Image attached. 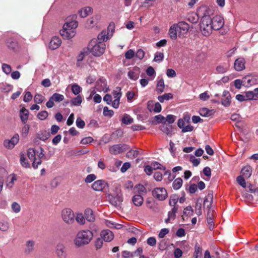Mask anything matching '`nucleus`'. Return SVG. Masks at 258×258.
<instances>
[{"label":"nucleus","instance_id":"obj_1","mask_svg":"<svg viewBox=\"0 0 258 258\" xmlns=\"http://www.w3.org/2000/svg\"><path fill=\"white\" fill-rule=\"evenodd\" d=\"M93 237V233L89 230L80 231L74 239V243L77 247H81L88 244Z\"/></svg>","mask_w":258,"mask_h":258},{"label":"nucleus","instance_id":"obj_2","mask_svg":"<svg viewBox=\"0 0 258 258\" xmlns=\"http://www.w3.org/2000/svg\"><path fill=\"white\" fill-rule=\"evenodd\" d=\"M213 202V195L208 194L205 197L204 201V206L207 211V221L209 225L210 230H213L214 227V224L213 220L214 210L211 209V206Z\"/></svg>","mask_w":258,"mask_h":258},{"label":"nucleus","instance_id":"obj_3","mask_svg":"<svg viewBox=\"0 0 258 258\" xmlns=\"http://www.w3.org/2000/svg\"><path fill=\"white\" fill-rule=\"evenodd\" d=\"M211 23L212 22L211 16L208 14H204L200 23V29L204 36H209L212 33L213 27Z\"/></svg>","mask_w":258,"mask_h":258},{"label":"nucleus","instance_id":"obj_4","mask_svg":"<svg viewBox=\"0 0 258 258\" xmlns=\"http://www.w3.org/2000/svg\"><path fill=\"white\" fill-rule=\"evenodd\" d=\"M106 45L102 42H97V40L93 39L89 42L88 48L92 54L95 56H100L105 51Z\"/></svg>","mask_w":258,"mask_h":258},{"label":"nucleus","instance_id":"obj_5","mask_svg":"<svg viewBox=\"0 0 258 258\" xmlns=\"http://www.w3.org/2000/svg\"><path fill=\"white\" fill-rule=\"evenodd\" d=\"M61 218L63 221L68 224H72L75 221L74 212L70 208H66L61 211Z\"/></svg>","mask_w":258,"mask_h":258},{"label":"nucleus","instance_id":"obj_6","mask_svg":"<svg viewBox=\"0 0 258 258\" xmlns=\"http://www.w3.org/2000/svg\"><path fill=\"white\" fill-rule=\"evenodd\" d=\"M152 195L159 201H164L167 197V192L164 187H156L153 190Z\"/></svg>","mask_w":258,"mask_h":258},{"label":"nucleus","instance_id":"obj_7","mask_svg":"<svg viewBox=\"0 0 258 258\" xmlns=\"http://www.w3.org/2000/svg\"><path fill=\"white\" fill-rule=\"evenodd\" d=\"M178 29V35L179 37H184L188 32L189 26V25L183 21L176 23Z\"/></svg>","mask_w":258,"mask_h":258},{"label":"nucleus","instance_id":"obj_8","mask_svg":"<svg viewBox=\"0 0 258 258\" xmlns=\"http://www.w3.org/2000/svg\"><path fill=\"white\" fill-rule=\"evenodd\" d=\"M64 99L63 95L59 93H54L49 98V100L46 102V106L47 108H50L54 106V102H60Z\"/></svg>","mask_w":258,"mask_h":258},{"label":"nucleus","instance_id":"obj_9","mask_svg":"<svg viewBox=\"0 0 258 258\" xmlns=\"http://www.w3.org/2000/svg\"><path fill=\"white\" fill-rule=\"evenodd\" d=\"M130 149V147L126 144H117L113 145L109 149V152L112 154L121 153Z\"/></svg>","mask_w":258,"mask_h":258},{"label":"nucleus","instance_id":"obj_10","mask_svg":"<svg viewBox=\"0 0 258 258\" xmlns=\"http://www.w3.org/2000/svg\"><path fill=\"white\" fill-rule=\"evenodd\" d=\"M211 21L212 22L211 24L214 30H219L224 26L223 18L220 16H215L213 18H211Z\"/></svg>","mask_w":258,"mask_h":258},{"label":"nucleus","instance_id":"obj_11","mask_svg":"<svg viewBox=\"0 0 258 258\" xmlns=\"http://www.w3.org/2000/svg\"><path fill=\"white\" fill-rule=\"evenodd\" d=\"M55 253L57 258H67V248L62 243H58L55 247Z\"/></svg>","mask_w":258,"mask_h":258},{"label":"nucleus","instance_id":"obj_12","mask_svg":"<svg viewBox=\"0 0 258 258\" xmlns=\"http://www.w3.org/2000/svg\"><path fill=\"white\" fill-rule=\"evenodd\" d=\"M68 24H64L63 28L60 31L61 36L64 39H70L76 35V31L67 28Z\"/></svg>","mask_w":258,"mask_h":258},{"label":"nucleus","instance_id":"obj_13","mask_svg":"<svg viewBox=\"0 0 258 258\" xmlns=\"http://www.w3.org/2000/svg\"><path fill=\"white\" fill-rule=\"evenodd\" d=\"M19 140V136L18 134L15 135L11 139L9 140H6L4 142L5 147L8 149H12L14 147Z\"/></svg>","mask_w":258,"mask_h":258},{"label":"nucleus","instance_id":"obj_14","mask_svg":"<svg viewBox=\"0 0 258 258\" xmlns=\"http://www.w3.org/2000/svg\"><path fill=\"white\" fill-rule=\"evenodd\" d=\"M221 104L225 107H228L231 103V95L229 91L225 90L222 95Z\"/></svg>","mask_w":258,"mask_h":258},{"label":"nucleus","instance_id":"obj_15","mask_svg":"<svg viewBox=\"0 0 258 258\" xmlns=\"http://www.w3.org/2000/svg\"><path fill=\"white\" fill-rule=\"evenodd\" d=\"M107 185V183L102 180H98L95 181L92 184V188L95 191H102Z\"/></svg>","mask_w":258,"mask_h":258},{"label":"nucleus","instance_id":"obj_16","mask_svg":"<svg viewBox=\"0 0 258 258\" xmlns=\"http://www.w3.org/2000/svg\"><path fill=\"white\" fill-rule=\"evenodd\" d=\"M101 238L106 242H110L114 238V234L109 230H104L100 233Z\"/></svg>","mask_w":258,"mask_h":258},{"label":"nucleus","instance_id":"obj_17","mask_svg":"<svg viewBox=\"0 0 258 258\" xmlns=\"http://www.w3.org/2000/svg\"><path fill=\"white\" fill-rule=\"evenodd\" d=\"M245 60L242 57L236 59L234 62V69L237 71H241L245 69Z\"/></svg>","mask_w":258,"mask_h":258},{"label":"nucleus","instance_id":"obj_18","mask_svg":"<svg viewBox=\"0 0 258 258\" xmlns=\"http://www.w3.org/2000/svg\"><path fill=\"white\" fill-rule=\"evenodd\" d=\"M123 201V198L121 195L117 194L115 196H111L110 198V203L115 207H119Z\"/></svg>","mask_w":258,"mask_h":258},{"label":"nucleus","instance_id":"obj_19","mask_svg":"<svg viewBox=\"0 0 258 258\" xmlns=\"http://www.w3.org/2000/svg\"><path fill=\"white\" fill-rule=\"evenodd\" d=\"M61 41L58 37H53L49 44V47L52 50L57 49L61 44Z\"/></svg>","mask_w":258,"mask_h":258},{"label":"nucleus","instance_id":"obj_20","mask_svg":"<svg viewBox=\"0 0 258 258\" xmlns=\"http://www.w3.org/2000/svg\"><path fill=\"white\" fill-rule=\"evenodd\" d=\"M247 100H258V88L253 91H249L245 92Z\"/></svg>","mask_w":258,"mask_h":258},{"label":"nucleus","instance_id":"obj_21","mask_svg":"<svg viewBox=\"0 0 258 258\" xmlns=\"http://www.w3.org/2000/svg\"><path fill=\"white\" fill-rule=\"evenodd\" d=\"M140 74V69L138 67H135L132 70L130 71L127 73L128 77L134 81L138 79Z\"/></svg>","mask_w":258,"mask_h":258},{"label":"nucleus","instance_id":"obj_22","mask_svg":"<svg viewBox=\"0 0 258 258\" xmlns=\"http://www.w3.org/2000/svg\"><path fill=\"white\" fill-rule=\"evenodd\" d=\"M177 26V25H176V24H174L170 26L168 34L170 38L172 40H175L177 39V36L178 34Z\"/></svg>","mask_w":258,"mask_h":258},{"label":"nucleus","instance_id":"obj_23","mask_svg":"<svg viewBox=\"0 0 258 258\" xmlns=\"http://www.w3.org/2000/svg\"><path fill=\"white\" fill-rule=\"evenodd\" d=\"M6 45L9 49L15 50L18 46L17 40L14 38H9L6 41Z\"/></svg>","mask_w":258,"mask_h":258},{"label":"nucleus","instance_id":"obj_24","mask_svg":"<svg viewBox=\"0 0 258 258\" xmlns=\"http://www.w3.org/2000/svg\"><path fill=\"white\" fill-rule=\"evenodd\" d=\"M29 111L28 109L22 108L20 111V117L22 122L25 124L28 120Z\"/></svg>","mask_w":258,"mask_h":258},{"label":"nucleus","instance_id":"obj_25","mask_svg":"<svg viewBox=\"0 0 258 258\" xmlns=\"http://www.w3.org/2000/svg\"><path fill=\"white\" fill-rule=\"evenodd\" d=\"M35 242L33 240L26 241L24 252L26 254H30L34 249Z\"/></svg>","mask_w":258,"mask_h":258},{"label":"nucleus","instance_id":"obj_26","mask_svg":"<svg viewBox=\"0 0 258 258\" xmlns=\"http://www.w3.org/2000/svg\"><path fill=\"white\" fill-rule=\"evenodd\" d=\"M132 202L136 206L140 207L143 203L144 198L140 195H136L133 197Z\"/></svg>","mask_w":258,"mask_h":258},{"label":"nucleus","instance_id":"obj_27","mask_svg":"<svg viewBox=\"0 0 258 258\" xmlns=\"http://www.w3.org/2000/svg\"><path fill=\"white\" fill-rule=\"evenodd\" d=\"M85 219L90 222H94L95 220V215L93 211L89 208H88L85 211Z\"/></svg>","mask_w":258,"mask_h":258},{"label":"nucleus","instance_id":"obj_28","mask_svg":"<svg viewBox=\"0 0 258 258\" xmlns=\"http://www.w3.org/2000/svg\"><path fill=\"white\" fill-rule=\"evenodd\" d=\"M242 176L245 178H249L252 173V168L250 166H245L241 171Z\"/></svg>","mask_w":258,"mask_h":258},{"label":"nucleus","instance_id":"obj_29","mask_svg":"<svg viewBox=\"0 0 258 258\" xmlns=\"http://www.w3.org/2000/svg\"><path fill=\"white\" fill-rule=\"evenodd\" d=\"M69 102L71 106H80L82 102V97L80 95H78L77 97L72 98Z\"/></svg>","mask_w":258,"mask_h":258},{"label":"nucleus","instance_id":"obj_30","mask_svg":"<svg viewBox=\"0 0 258 258\" xmlns=\"http://www.w3.org/2000/svg\"><path fill=\"white\" fill-rule=\"evenodd\" d=\"M165 85L162 78L158 81L156 91L158 94H161L164 91Z\"/></svg>","mask_w":258,"mask_h":258},{"label":"nucleus","instance_id":"obj_31","mask_svg":"<svg viewBox=\"0 0 258 258\" xmlns=\"http://www.w3.org/2000/svg\"><path fill=\"white\" fill-rule=\"evenodd\" d=\"M160 130L167 135L171 136L173 128L171 125L168 126L165 124L160 125Z\"/></svg>","mask_w":258,"mask_h":258},{"label":"nucleus","instance_id":"obj_32","mask_svg":"<svg viewBox=\"0 0 258 258\" xmlns=\"http://www.w3.org/2000/svg\"><path fill=\"white\" fill-rule=\"evenodd\" d=\"M199 113L201 115L205 117L210 116L213 115L214 111L207 108H202L200 109Z\"/></svg>","mask_w":258,"mask_h":258},{"label":"nucleus","instance_id":"obj_33","mask_svg":"<svg viewBox=\"0 0 258 258\" xmlns=\"http://www.w3.org/2000/svg\"><path fill=\"white\" fill-rule=\"evenodd\" d=\"M20 162L22 167L25 168H28L30 167V164L29 162L26 159L25 155L23 154H20Z\"/></svg>","mask_w":258,"mask_h":258},{"label":"nucleus","instance_id":"obj_34","mask_svg":"<svg viewBox=\"0 0 258 258\" xmlns=\"http://www.w3.org/2000/svg\"><path fill=\"white\" fill-rule=\"evenodd\" d=\"M92 8L88 7L82 9L79 11V14L81 18H85L92 12Z\"/></svg>","mask_w":258,"mask_h":258},{"label":"nucleus","instance_id":"obj_35","mask_svg":"<svg viewBox=\"0 0 258 258\" xmlns=\"http://www.w3.org/2000/svg\"><path fill=\"white\" fill-rule=\"evenodd\" d=\"M182 180L181 178L175 179L172 183V187L174 189L177 190L179 189L182 185Z\"/></svg>","mask_w":258,"mask_h":258},{"label":"nucleus","instance_id":"obj_36","mask_svg":"<svg viewBox=\"0 0 258 258\" xmlns=\"http://www.w3.org/2000/svg\"><path fill=\"white\" fill-rule=\"evenodd\" d=\"M173 98V95L171 93H165L161 96L158 97V100L161 102L163 103L165 100H169Z\"/></svg>","mask_w":258,"mask_h":258},{"label":"nucleus","instance_id":"obj_37","mask_svg":"<svg viewBox=\"0 0 258 258\" xmlns=\"http://www.w3.org/2000/svg\"><path fill=\"white\" fill-rule=\"evenodd\" d=\"M64 24H68L67 28L71 29L74 31H76V28L78 27V22L75 20L70 21L69 18H68L67 21Z\"/></svg>","mask_w":258,"mask_h":258},{"label":"nucleus","instance_id":"obj_38","mask_svg":"<svg viewBox=\"0 0 258 258\" xmlns=\"http://www.w3.org/2000/svg\"><path fill=\"white\" fill-rule=\"evenodd\" d=\"M109 38V37L106 34V31H102L100 34H98L97 37V41L102 42L103 43L104 41H107Z\"/></svg>","mask_w":258,"mask_h":258},{"label":"nucleus","instance_id":"obj_39","mask_svg":"<svg viewBox=\"0 0 258 258\" xmlns=\"http://www.w3.org/2000/svg\"><path fill=\"white\" fill-rule=\"evenodd\" d=\"M112 95L115 99H120L122 96L121 88L116 87L112 92Z\"/></svg>","mask_w":258,"mask_h":258},{"label":"nucleus","instance_id":"obj_40","mask_svg":"<svg viewBox=\"0 0 258 258\" xmlns=\"http://www.w3.org/2000/svg\"><path fill=\"white\" fill-rule=\"evenodd\" d=\"M76 221L81 225H84L85 223V217L82 213H77L75 216Z\"/></svg>","mask_w":258,"mask_h":258},{"label":"nucleus","instance_id":"obj_41","mask_svg":"<svg viewBox=\"0 0 258 258\" xmlns=\"http://www.w3.org/2000/svg\"><path fill=\"white\" fill-rule=\"evenodd\" d=\"M196 213L198 216H200L202 214V201L198 200L195 206Z\"/></svg>","mask_w":258,"mask_h":258},{"label":"nucleus","instance_id":"obj_42","mask_svg":"<svg viewBox=\"0 0 258 258\" xmlns=\"http://www.w3.org/2000/svg\"><path fill=\"white\" fill-rule=\"evenodd\" d=\"M139 154V151L138 150H130L126 154V157L131 159L137 157Z\"/></svg>","mask_w":258,"mask_h":258},{"label":"nucleus","instance_id":"obj_43","mask_svg":"<svg viewBox=\"0 0 258 258\" xmlns=\"http://www.w3.org/2000/svg\"><path fill=\"white\" fill-rule=\"evenodd\" d=\"M27 156L29 159L33 160L36 156V150L29 148L27 150Z\"/></svg>","mask_w":258,"mask_h":258},{"label":"nucleus","instance_id":"obj_44","mask_svg":"<svg viewBox=\"0 0 258 258\" xmlns=\"http://www.w3.org/2000/svg\"><path fill=\"white\" fill-rule=\"evenodd\" d=\"M183 214L185 216L190 217L194 214V210L190 206H188L184 209Z\"/></svg>","mask_w":258,"mask_h":258},{"label":"nucleus","instance_id":"obj_45","mask_svg":"<svg viewBox=\"0 0 258 258\" xmlns=\"http://www.w3.org/2000/svg\"><path fill=\"white\" fill-rule=\"evenodd\" d=\"M153 170L160 169L163 170H166V167L158 162H152L151 164Z\"/></svg>","mask_w":258,"mask_h":258},{"label":"nucleus","instance_id":"obj_46","mask_svg":"<svg viewBox=\"0 0 258 258\" xmlns=\"http://www.w3.org/2000/svg\"><path fill=\"white\" fill-rule=\"evenodd\" d=\"M9 223L5 220L0 221V230L2 231H7L9 228Z\"/></svg>","mask_w":258,"mask_h":258},{"label":"nucleus","instance_id":"obj_47","mask_svg":"<svg viewBox=\"0 0 258 258\" xmlns=\"http://www.w3.org/2000/svg\"><path fill=\"white\" fill-rule=\"evenodd\" d=\"M49 137V135L45 132H40L37 134V137L41 141L47 140Z\"/></svg>","mask_w":258,"mask_h":258},{"label":"nucleus","instance_id":"obj_48","mask_svg":"<svg viewBox=\"0 0 258 258\" xmlns=\"http://www.w3.org/2000/svg\"><path fill=\"white\" fill-rule=\"evenodd\" d=\"M82 88L78 84H74L72 86V91L75 95H79V93L81 92Z\"/></svg>","mask_w":258,"mask_h":258},{"label":"nucleus","instance_id":"obj_49","mask_svg":"<svg viewBox=\"0 0 258 258\" xmlns=\"http://www.w3.org/2000/svg\"><path fill=\"white\" fill-rule=\"evenodd\" d=\"M178 200V197L177 195H173L170 197L169 204L170 206H172L174 207V206H177L176 205Z\"/></svg>","mask_w":258,"mask_h":258},{"label":"nucleus","instance_id":"obj_50","mask_svg":"<svg viewBox=\"0 0 258 258\" xmlns=\"http://www.w3.org/2000/svg\"><path fill=\"white\" fill-rule=\"evenodd\" d=\"M134 119L130 115L125 114L122 118V122L125 124H130L133 122Z\"/></svg>","mask_w":258,"mask_h":258},{"label":"nucleus","instance_id":"obj_51","mask_svg":"<svg viewBox=\"0 0 258 258\" xmlns=\"http://www.w3.org/2000/svg\"><path fill=\"white\" fill-rule=\"evenodd\" d=\"M178 208V206H174V207H173L171 211L168 212V216H169V217L172 218V219H175L176 218V214L177 212Z\"/></svg>","mask_w":258,"mask_h":258},{"label":"nucleus","instance_id":"obj_52","mask_svg":"<svg viewBox=\"0 0 258 258\" xmlns=\"http://www.w3.org/2000/svg\"><path fill=\"white\" fill-rule=\"evenodd\" d=\"M187 20L192 23H196L198 21V16L196 13H191L188 15Z\"/></svg>","mask_w":258,"mask_h":258},{"label":"nucleus","instance_id":"obj_53","mask_svg":"<svg viewBox=\"0 0 258 258\" xmlns=\"http://www.w3.org/2000/svg\"><path fill=\"white\" fill-rule=\"evenodd\" d=\"M202 255V249L198 245H196L195 247V251L194 253V258H200Z\"/></svg>","mask_w":258,"mask_h":258},{"label":"nucleus","instance_id":"obj_54","mask_svg":"<svg viewBox=\"0 0 258 258\" xmlns=\"http://www.w3.org/2000/svg\"><path fill=\"white\" fill-rule=\"evenodd\" d=\"M12 210L15 213H18L21 211V206L17 202H13L11 206Z\"/></svg>","mask_w":258,"mask_h":258},{"label":"nucleus","instance_id":"obj_55","mask_svg":"<svg viewBox=\"0 0 258 258\" xmlns=\"http://www.w3.org/2000/svg\"><path fill=\"white\" fill-rule=\"evenodd\" d=\"M197 185L195 184H191L189 186L187 185L186 186V190H187L189 194H193L197 190Z\"/></svg>","mask_w":258,"mask_h":258},{"label":"nucleus","instance_id":"obj_56","mask_svg":"<svg viewBox=\"0 0 258 258\" xmlns=\"http://www.w3.org/2000/svg\"><path fill=\"white\" fill-rule=\"evenodd\" d=\"M146 73L148 76L153 77L151 79H154L156 75V72L152 67L150 66L147 69Z\"/></svg>","mask_w":258,"mask_h":258},{"label":"nucleus","instance_id":"obj_57","mask_svg":"<svg viewBox=\"0 0 258 258\" xmlns=\"http://www.w3.org/2000/svg\"><path fill=\"white\" fill-rule=\"evenodd\" d=\"M48 115V113L47 111L44 110V111H42L39 112L37 114V116L39 119L43 120L47 117Z\"/></svg>","mask_w":258,"mask_h":258},{"label":"nucleus","instance_id":"obj_58","mask_svg":"<svg viewBox=\"0 0 258 258\" xmlns=\"http://www.w3.org/2000/svg\"><path fill=\"white\" fill-rule=\"evenodd\" d=\"M2 70L7 75H9L12 71L11 67L8 64L3 63L2 64Z\"/></svg>","mask_w":258,"mask_h":258},{"label":"nucleus","instance_id":"obj_59","mask_svg":"<svg viewBox=\"0 0 258 258\" xmlns=\"http://www.w3.org/2000/svg\"><path fill=\"white\" fill-rule=\"evenodd\" d=\"M42 163L41 159L38 158L37 157H35V159L33 160L32 162V167L34 169H37L38 166L40 165Z\"/></svg>","mask_w":258,"mask_h":258},{"label":"nucleus","instance_id":"obj_60","mask_svg":"<svg viewBox=\"0 0 258 258\" xmlns=\"http://www.w3.org/2000/svg\"><path fill=\"white\" fill-rule=\"evenodd\" d=\"M164 58L163 52H157L154 56V60L156 62H161Z\"/></svg>","mask_w":258,"mask_h":258},{"label":"nucleus","instance_id":"obj_61","mask_svg":"<svg viewBox=\"0 0 258 258\" xmlns=\"http://www.w3.org/2000/svg\"><path fill=\"white\" fill-rule=\"evenodd\" d=\"M44 97L39 94H37L35 95L34 101L38 104L41 103L44 101Z\"/></svg>","mask_w":258,"mask_h":258},{"label":"nucleus","instance_id":"obj_62","mask_svg":"<svg viewBox=\"0 0 258 258\" xmlns=\"http://www.w3.org/2000/svg\"><path fill=\"white\" fill-rule=\"evenodd\" d=\"M76 123L77 126L80 128H83L85 125V121L80 117H77Z\"/></svg>","mask_w":258,"mask_h":258},{"label":"nucleus","instance_id":"obj_63","mask_svg":"<svg viewBox=\"0 0 258 258\" xmlns=\"http://www.w3.org/2000/svg\"><path fill=\"white\" fill-rule=\"evenodd\" d=\"M228 70L227 67H225L223 66L219 65L216 68V71L219 74H224L226 73Z\"/></svg>","mask_w":258,"mask_h":258},{"label":"nucleus","instance_id":"obj_64","mask_svg":"<svg viewBox=\"0 0 258 258\" xmlns=\"http://www.w3.org/2000/svg\"><path fill=\"white\" fill-rule=\"evenodd\" d=\"M96 176L94 174H90L87 176L86 178L85 179V181L86 183H91L95 180Z\"/></svg>","mask_w":258,"mask_h":258}]
</instances>
